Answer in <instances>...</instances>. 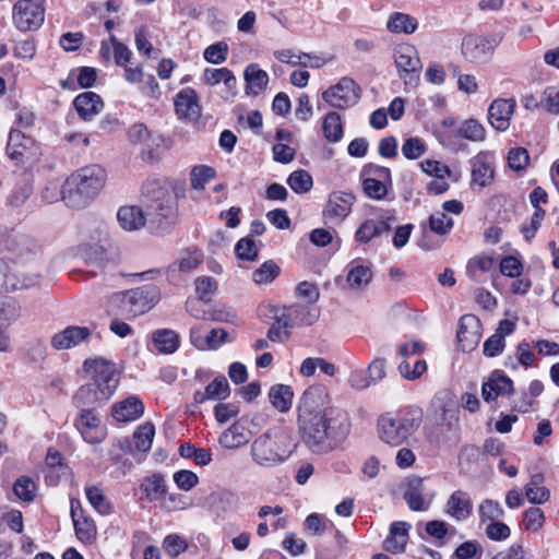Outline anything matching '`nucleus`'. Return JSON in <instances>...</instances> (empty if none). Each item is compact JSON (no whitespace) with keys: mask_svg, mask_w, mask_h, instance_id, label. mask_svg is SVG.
<instances>
[{"mask_svg":"<svg viewBox=\"0 0 559 559\" xmlns=\"http://www.w3.org/2000/svg\"><path fill=\"white\" fill-rule=\"evenodd\" d=\"M545 477L542 473H535L524 486L525 497L532 504H544L550 498V491L543 486Z\"/></svg>","mask_w":559,"mask_h":559,"instance_id":"nucleus-34","label":"nucleus"},{"mask_svg":"<svg viewBox=\"0 0 559 559\" xmlns=\"http://www.w3.org/2000/svg\"><path fill=\"white\" fill-rule=\"evenodd\" d=\"M85 493L88 502L100 514H109L111 512V504L107 501L99 487L91 486L85 488Z\"/></svg>","mask_w":559,"mask_h":559,"instance_id":"nucleus-48","label":"nucleus"},{"mask_svg":"<svg viewBox=\"0 0 559 559\" xmlns=\"http://www.w3.org/2000/svg\"><path fill=\"white\" fill-rule=\"evenodd\" d=\"M360 97V88L356 82L348 78H342L335 85L323 92L322 98L332 107L345 109L357 104Z\"/></svg>","mask_w":559,"mask_h":559,"instance_id":"nucleus-12","label":"nucleus"},{"mask_svg":"<svg viewBox=\"0 0 559 559\" xmlns=\"http://www.w3.org/2000/svg\"><path fill=\"white\" fill-rule=\"evenodd\" d=\"M403 498L412 511H426L429 502L424 498V479L418 476L407 478Z\"/></svg>","mask_w":559,"mask_h":559,"instance_id":"nucleus-23","label":"nucleus"},{"mask_svg":"<svg viewBox=\"0 0 559 559\" xmlns=\"http://www.w3.org/2000/svg\"><path fill=\"white\" fill-rule=\"evenodd\" d=\"M511 393H513V382L500 370L492 371L481 386V395L486 402H492L500 395Z\"/></svg>","mask_w":559,"mask_h":559,"instance_id":"nucleus-19","label":"nucleus"},{"mask_svg":"<svg viewBox=\"0 0 559 559\" xmlns=\"http://www.w3.org/2000/svg\"><path fill=\"white\" fill-rule=\"evenodd\" d=\"M44 20V0H19L12 8L13 24L21 32L38 29Z\"/></svg>","mask_w":559,"mask_h":559,"instance_id":"nucleus-8","label":"nucleus"},{"mask_svg":"<svg viewBox=\"0 0 559 559\" xmlns=\"http://www.w3.org/2000/svg\"><path fill=\"white\" fill-rule=\"evenodd\" d=\"M394 61L399 75L404 83L416 85L421 69V62L416 48L412 45H400L394 50Z\"/></svg>","mask_w":559,"mask_h":559,"instance_id":"nucleus-13","label":"nucleus"},{"mask_svg":"<svg viewBox=\"0 0 559 559\" xmlns=\"http://www.w3.org/2000/svg\"><path fill=\"white\" fill-rule=\"evenodd\" d=\"M294 448L287 435L267 430L252 442L250 454L257 465L269 468L286 462Z\"/></svg>","mask_w":559,"mask_h":559,"instance_id":"nucleus-3","label":"nucleus"},{"mask_svg":"<svg viewBox=\"0 0 559 559\" xmlns=\"http://www.w3.org/2000/svg\"><path fill=\"white\" fill-rule=\"evenodd\" d=\"M386 27L392 33L413 34L417 28V21L408 14L395 12L390 16Z\"/></svg>","mask_w":559,"mask_h":559,"instance_id":"nucleus-41","label":"nucleus"},{"mask_svg":"<svg viewBox=\"0 0 559 559\" xmlns=\"http://www.w3.org/2000/svg\"><path fill=\"white\" fill-rule=\"evenodd\" d=\"M203 262V253L197 248L186 249L178 260L174 263L182 273H189L197 269Z\"/></svg>","mask_w":559,"mask_h":559,"instance_id":"nucleus-44","label":"nucleus"},{"mask_svg":"<svg viewBox=\"0 0 559 559\" xmlns=\"http://www.w3.org/2000/svg\"><path fill=\"white\" fill-rule=\"evenodd\" d=\"M38 273H28L15 262L0 259V293L31 288L39 283Z\"/></svg>","mask_w":559,"mask_h":559,"instance_id":"nucleus-10","label":"nucleus"},{"mask_svg":"<svg viewBox=\"0 0 559 559\" xmlns=\"http://www.w3.org/2000/svg\"><path fill=\"white\" fill-rule=\"evenodd\" d=\"M535 360V354L533 353L527 342H521L516 346V359L512 356H508L504 360V366L509 369L516 370L519 366L528 368Z\"/></svg>","mask_w":559,"mask_h":559,"instance_id":"nucleus-39","label":"nucleus"},{"mask_svg":"<svg viewBox=\"0 0 559 559\" xmlns=\"http://www.w3.org/2000/svg\"><path fill=\"white\" fill-rule=\"evenodd\" d=\"M323 134L329 142L336 143L343 138V126L341 116L331 111L328 112L323 120Z\"/></svg>","mask_w":559,"mask_h":559,"instance_id":"nucleus-42","label":"nucleus"},{"mask_svg":"<svg viewBox=\"0 0 559 559\" xmlns=\"http://www.w3.org/2000/svg\"><path fill=\"white\" fill-rule=\"evenodd\" d=\"M73 106L78 111L81 119L88 121L98 115L103 108L104 103L99 95L94 92H84L79 94L74 100Z\"/></svg>","mask_w":559,"mask_h":559,"instance_id":"nucleus-24","label":"nucleus"},{"mask_svg":"<svg viewBox=\"0 0 559 559\" xmlns=\"http://www.w3.org/2000/svg\"><path fill=\"white\" fill-rule=\"evenodd\" d=\"M235 253L241 260L254 261L258 258V249L253 239L241 238L235 246Z\"/></svg>","mask_w":559,"mask_h":559,"instance_id":"nucleus-57","label":"nucleus"},{"mask_svg":"<svg viewBox=\"0 0 559 559\" xmlns=\"http://www.w3.org/2000/svg\"><path fill=\"white\" fill-rule=\"evenodd\" d=\"M147 210L148 215L154 216L166 229L174 223L176 216V198L173 192L164 187L155 186L147 190Z\"/></svg>","mask_w":559,"mask_h":559,"instance_id":"nucleus-7","label":"nucleus"},{"mask_svg":"<svg viewBox=\"0 0 559 559\" xmlns=\"http://www.w3.org/2000/svg\"><path fill=\"white\" fill-rule=\"evenodd\" d=\"M280 274V267L274 261L264 262L252 273V280L257 284L271 283Z\"/></svg>","mask_w":559,"mask_h":559,"instance_id":"nucleus-52","label":"nucleus"},{"mask_svg":"<svg viewBox=\"0 0 559 559\" xmlns=\"http://www.w3.org/2000/svg\"><path fill=\"white\" fill-rule=\"evenodd\" d=\"M545 523L544 511L537 507H531L523 512V524L526 531L536 533Z\"/></svg>","mask_w":559,"mask_h":559,"instance_id":"nucleus-51","label":"nucleus"},{"mask_svg":"<svg viewBox=\"0 0 559 559\" xmlns=\"http://www.w3.org/2000/svg\"><path fill=\"white\" fill-rule=\"evenodd\" d=\"M424 412L418 406H408L400 414L386 413L378 419L380 439L392 445L403 444L421 425Z\"/></svg>","mask_w":559,"mask_h":559,"instance_id":"nucleus-2","label":"nucleus"},{"mask_svg":"<svg viewBox=\"0 0 559 559\" xmlns=\"http://www.w3.org/2000/svg\"><path fill=\"white\" fill-rule=\"evenodd\" d=\"M79 508L80 502L78 500H71V518L74 524L75 535L81 542L90 544L95 539L96 528L92 521L87 520L82 514L79 515Z\"/></svg>","mask_w":559,"mask_h":559,"instance_id":"nucleus-32","label":"nucleus"},{"mask_svg":"<svg viewBox=\"0 0 559 559\" xmlns=\"http://www.w3.org/2000/svg\"><path fill=\"white\" fill-rule=\"evenodd\" d=\"M74 426L87 443L97 444L105 439V429L100 426V418L94 409H81Z\"/></svg>","mask_w":559,"mask_h":559,"instance_id":"nucleus-15","label":"nucleus"},{"mask_svg":"<svg viewBox=\"0 0 559 559\" xmlns=\"http://www.w3.org/2000/svg\"><path fill=\"white\" fill-rule=\"evenodd\" d=\"M328 401L325 386L311 385L304 392L298 406L302 441L314 454L332 452L350 430L347 413L336 407H324Z\"/></svg>","mask_w":559,"mask_h":559,"instance_id":"nucleus-1","label":"nucleus"},{"mask_svg":"<svg viewBox=\"0 0 559 559\" xmlns=\"http://www.w3.org/2000/svg\"><path fill=\"white\" fill-rule=\"evenodd\" d=\"M287 183L294 192L300 194L308 192L312 188L313 181L308 171L298 169L288 176Z\"/></svg>","mask_w":559,"mask_h":559,"instance_id":"nucleus-46","label":"nucleus"},{"mask_svg":"<svg viewBox=\"0 0 559 559\" xmlns=\"http://www.w3.org/2000/svg\"><path fill=\"white\" fill-rule=\"evenodd\" d=\"M389 183L378 181L376 179H364L362 188L365 193L374 200H382L388 193Z\"/></svg>","mask_w":559,"mask_h":559,"instance_id":"nucleus-60","label":"nucleus"},{"mask_svg":"<svg viewBox=\"0 0 559 559\" xmlns=\"http://www.w3.org/2000/svg\"><path fill=\"white\" fill-rule=\"evenodd\" d=\"M143 413L144 405L138 396H129L112 406V416L120 423L136 420Z\"/></svg>","mask_w":559,"mask_h":559,"instance_id":"nucleus-27","label":"nucleus"},{"mask_svg":"<svg viewBox=\"0 0 559 559\" xmlns=\"http://www.w3.org/2000/svg\"><path fill=\"white\" fill-rule=\"evenodd\" d=\"M174 481L181 490L189 491L199 483V477L195 473L181 469L174 474Z\"/></svg>","mask_w":559,"mask_h":559,"instance_id":"nucleus-62","label":"nucleus"},{"mask_svg":"<svg viewBox=\"0 0 559 559\" xmlns=\"http://www.w3.org/2000/svg\"><path fill=\"white\" fill-rule=\"evenodd\" d=\"M453 219L443 212H437L429 217V228L438 235H447L453 227Z\"/></svg>","mask_w":559,"mask_h":559,"instance_id":"nucleus-54","label":"nucleus"},{"mask_svg":"<svg viewBox=\"0 0 559 559\" xmlns=\"http://www.w3.org/2000/svg\"><path fill=\"white\" fill-rule=\"evenodd\" d=\"M217 289V282L210 276L195 280V292L201 300H207Z\"/></svg>","mask_w":559,"mask_h":559,"instance_id":"nucleus-61","label":"nucleus"},{"mask_svg":"<svg viewBox=\"0 0 559 559\" xmlns=\"http://www.w3.org/2000/svg\"><path fill=\"white\" fill-rule=\"evenodd\" d=\"M411 524L407 522H393L390 525V534L384 539L383 547L392 554H400L405 550Z\"/></svg>","mask_w":559,"mask_h":559,"instance_id":"nucleus-30","label":"nucleus"},{"mask_svg":"<svg viewBox=\"0 0 559 559\" xmlns=\"http://www.w3.org/2000/svg\"><path fill=\"white\" fill-rule=\"evenodd\" d=\"M515 100L510 99H495L488 109V121L491 127L498 131H504L509 128L511 116L514 112Z\"/></svg>","mask_w":559,"mask_h":559,"instance_id":"nucleus-18","label":"nucleus"},{"mask_svg":"<svg viewBox=\"0 0 559 559\" xmlns=\"http://www.w3.org/2000/svg\"><path fill=\"white\" fill-rule=\"evenodd\" d=\"M478 516L481 524L500 520L504 511L500 503L492 499H485L478 506Z\"/></svg>","mask_w":559,"mask_h":559,"instance_id":"nucleus-43","label":"nucleus"},{"mask_svg":"<svg viewBox=\"0 0 559 559\" xmlns=\"http://www.w3.org/2000/svg\"><path fill=\"white\" fill-rule=\"evenodd\" d=\"M472 182L480 188L489 185L493 179L495 167L488 153H479L472 160Z\"/></svg>","mask_w":559,"mask_h":559,"instance_id":"nucleus-22","label":"nucleus"},{"mask_svg":"<svg viewBox=\"0 0 559 559\" xmlns=\"http://www.w3.org/2000/svg\"><path fill=\"white\" fill-rule=\"evenodd\" d=\"M105 178L106 173L98 165L81 168L66 180L62 189L63 199H71L76 195L80 198L76 205H84L98 194L104 186Z\"/></svg>","mask_w":559,"mask_h":559,"instance_id":"nucleus-4","label":"nucleus"},{"mask_svg":"<svg viewBox=\"0 0 559 559\" xmlns=\"http://www.w3.org/2000/svg\"><path fill=\"white\" fill-rule=\"evenodd\" d=\"M153 343L159 353L173 354L179 347V337L173 330L160 329L153 333Z\"/></svg>","mask_w":559,"mask_h":559,"instance_id":"nucleus-37","label":"nucleus"},{"mask_svg":"<svg viewBox=\"0 0 559 559\" xmlns=\"http://www.w3.org/2000/svg\"><path fill=\"white\" fill-rule=\"evenodd\" d=\"M14 495L25 502H32L36 497V485L28 476L19 477L13 485Z\"/></svg>","mask_w":559,"mask_h":559,"instance_id":"nucleus-45","label":"nucleus"},{"mask_svg":"<svg viewBox=\"0 0 559 559\" xmlns=\"http://www.w3.org/2000/svg\"><path fill=\"white\" fill-rule=\"evenodd\" d=\"M355 200L352 192H332L323 210V217L329 222L341 223L352 212Z\"/></svg>","mask_w":559,"mask_h":559,"instance_id":"nucleus-16","label":"nucleus"},{"mask_svg":"<svg viewBox=\"0 0 559 559\" xmlns=\"http://www.w3.org/2000/svg\"><path fill=\"white\" fill-rule=\"evenodd\" d=\"M394 221L393 216H388L380 219H366L356 230L355 240L360 243H368L373 238L388 233L391 229V222Z\"/></svg>","mask_w":559,"mask_h":559,"instance_id":"nucleus-25","label":"nucleus"},{"mask_svg":"<svg viewBox=\"0 0 559 559\" xmlns=\"http://www.w3.org/2000/svg\"><path fill=\"white\" fill-rule=\"evenodd\" d=\"M457 342L463 352L474 350L481 338V322L475 314H464L459 322Z\"/></svg>","mask_w":559,"mask_h":559,"instance_id":"nucleus-14","label":"nucleus"},{"mask_svg":"<svg viewBox=\"0 0 559 559\" xmlns=\"http://www.w3.org/2000/svg\"><path fill=\"white\" fill-rule=\"evenodd\" d=\"M216 171L213 167L199 165L192 168L190 181L193 189H203L205 183L214 179Z\"/></svg>","mask_w":559,"mask_h":559,"instance_id":"nucleus-49","label":"nucleus"},{"mask_svg":"<svg viewBox=\"0 0 559 559\" xmlns=\"http://www.w3.org/2000/svg\"><path fill=\"white\" fill-rule=\"evenodd\" d=\"M243 78L246 81V93L248 95L255 96L260 94L269 84V74L257 63H250L246 67Z\"/></svg>","mask_w":559,"mask_h":559,"instance_id":"nucleus-31","label":"nucleus"},{"mask_svg":"<svg viewBox=\"0 0 559 559\" xmlns=\"http://www.w3.org/2000/svg\"><path fill=\"white\" fill-rule=\"evenodd\" d=\"M251 432L241 420L234 423L218 438L219 444L225 449H237L250 441Z\"/></svg>","mask_w":559,"mask_h":559,"instance_id":"nucleus-29","label":"nucleus"},{"mask_svg":"<svg viewBox=\"0 0 559 559\" xmlns=\"http://www.w3.org/2000/svg\"><path fill=\"white\" fill-rule=\"evenodd\" d=\"M293 395L292 388L286 384H275L269 392L271 404L282 413L289 411L292 407Z\"/></svg>","mask_w":559,"mask_h":559,"instance_id":"nucleus-38","label":"nucleus"},{"mask_svg":"<svg viewBox=\"0 0 559 559\" xmlns=\"http://www.w3.org/2000/svg\"><path fill=\"white\" fill-rule=\"evenodd\" d=\"M498 37H485L475 34H468L463 38L461 50L464 59L474 64H485L493 56L496 47L499 45Z\"/></svg>","mask_w":559,"mask_h":559,"instance_id":"nucleus-11","label":"nucleus"},{"mask_svg":"<svg viewBox=\"0 0 559 559\" xmlns=\"http://www.w3.org/2000/svg\"><path fill=\"white\" fill-rule=\"evenodd\" d=\"M154 435L155 428L152 424L141 425L133 435L135 448L139 451L147 452L152 447Z\"/></svg>","mask_w":559,"mask_h":559,"instance_id":"nucleus-47","label":"nucleus"},{"mask_svg":"<svg viewBox=\"0 0 559 559\" xmlns=\"http://www.w3.org/2000/svg\"><path fill=\"white\" fill-rule=\"evenodd\" d=\"M506 347V340L500 336V333H493L484 343L483 353L486 357H496L500 355Z\"/></svg>","mask_w":559,"mask_h":559,"instance_id":"nucleus-63","label":"nucleus"},{"mask_svg":"<svg viewBox=\"0 0 559 559\" xmlns=\"http://www.w3.org/2000/svg\"><path fill=\"white\" fill-rule=\"evenodd\" d=\"M141 490L148 500L156 501L163 499L167 491L164 476L155 473L145 477L141 484Z\"/></svg>","mask_w":559,"mask_h":559,"instance_id":"nucleus-36","label":"nucleus"},{"mask_svg":"<svg viewBox=\"0 0 559 559\" xmlns=\"http://www.w3.org/2000/svg\"><path fill=\"white\" fill-rule=\"evenodd\" d=\"M539 105L547 112L559 115V90L555 86L545 88L540 96Z\"/></svg>","mask_w":559,"mask_h":559,"instance_id":"nucleus-53","label":"nucleus"},{"mask_svg":"<svg viewBox=\"0 0 559 559\" xmlns=\"http://www.w3.org/2000/svg\"><path fill=\"white\" fill-rule=\"evenodd\" d=\"M175 109L179 118L195 120L201 115L198 94L191 87L181 90L175 97Z\"/></svg>","mask_w":559,"mask_h":559,"instance_id":"nucleus-21","label":"nucleus"},{"mask_svg":"<svg viewBox=\"0 0 559 559\" xmlns=\"http://www.w3.org/2000/svg\"><path fill=\"white\" fill-rule=\"evenodd\" d=\"M99 384L90 381L82 385L73 396L74 404L81 409H95L106 403L112 395L100 393Z\"/></svg>","mask_w":559,"mask_h":559,"instance_id":"nucleus-20","label":"nucleus"},{"mask_svg":"<svg viewBox=\"0 0 559 559\" xmlns=\"http://www.w3.org/2000/svg\"><path fill=\"white\" fill-rule=\"evenodd\" d=\"M530 163V155L526 148L515 147L509 151L508 165L514 171H521Z\"/></svg>","mask_w":559,"mask_h":559,"instance_id":"nucleus-58","label":"nucleus"},{"mask_svg":"<svg viewBox=\"0 0 559 559\" xmlns=\"http://www.w3.org/2000/svg\"><path fill=\"white\" fill-rule=\"evenodd\" d=\"M485 535L490 540L503 542L510 537L511 530L506 523L497 520L487 524Z\"/></svg>","mask_w":559,"mask_h":559,"instance_id":"nucleus-56","label":"nucleus"},{"mask_svg":"<svg viewBox=\"0 0 559 559\" xmlns=\"http://www.w3.org/2000/svg\"><path fill=\"white\" fill-rule=\"evenodd\" d=\"M455 135L473 142H483L486 139V131L480 122L471 118L457 127Z\"/></svg>","mask_w":559,"mask_h":559,"instance_id":"nucleus-40","label":"nucleus"},{"mask_svg":"<svg viewBox=\"0 0 559 559\" xmlns=\"http://www.w3.org/2000/svg\"><path fill=\"white\" fill-rule=\"evenodd\" d=\"M228 45L225 41H218L209 46L204 50V59L213 64L223 63L227 59Z\"/></svg>","mask_w":559,"mask_h":559,"instance_id":"nucleus-55","label":"nucleus"},{"mask_svg":"<svg viewBox=\"0 0 559 559\" xmlns=\"http://www.w3.org/2000/svg\"><path fill=\"white\" fill-rule=\"evenodd\" d=\"M121 309L120 314L136 317L148 311L158 299V290L154 285L136 287L116 297Z\"/></svg>","mask_w":559,"mask_h":559,"instance_id":"nucleus-6","label":"nucleus"},{"mask_svg":"<svg viewBox=\"0 0 559 559\" xmlns=\"http://www.w3.org/2000/svg\"><path fill=\"white\" fill-rule=\"evenodd\" d=\"M348 267L346 280L350 288L360 289L372 280V271L369 265L353 261Z\"/></svg>","mask_w":559,"mask_h":559,"instance_id":"nucleus-35","label":"nucleus"},{"mask_svg":"<svg viewBox=\"0 0 559 559\" xmlns=\"http://www.w3.org/2000/svg\"><path fill=\"white\" fill-rule=\"evenodd\" d=\"M270 318L284 328L312 325L319 319V309L313 305L267 306Z\"/></svg>","mask_w":559,"mask_h":559,"instance_id":"nucleus-5","label":"nucleus"},{"mask_svg":"<svg viewBox=\"0 0 559 559\" xmlns=\"http://www.w3.org/2000/svg\"><path fill=\"white\" fill-rule=\"evenodd\" d=\"M83 368L91 383L99 384L100 393L114 394L119 384V376L115 365L104 358L86 359Z\"/></svg>","mask_w":559,"mask_h":559,"instance_id":"nucleus-9","label":"nucleus"},{"mask_svg":"<svg viewBox=\"0 0 559 559\" xmlns=\"http://www.w3.org/2000/svg\"><path fill=\"white\" fill-rule=\"evenodd\" d=\"M206 396L210 400H226L230 395V388L224 376L216 377L206 385Z\"/></svg>","mask_w":559,"mask_h":559,"instance_id":"nucleus-50","label":"nucleus"},{"mask_svg":"<svg viewBox=\"0 0 559 559\" xmlns=\"http://www.w3.org/2000/svg\"><path fill=\"white\" fill-rule=\"evenodd\" d=\"M34 145L33 139L17 129H12L7 144V154L12 160L23 162Z\"/></svg>","mask_w":559,"mask_h":559,"instance_id":"nucleus-28","label":"nucleus"},{"mask_svg":"<svg viewBox=\"0 0 559 559\" xmlns=\"http://www.w3.org/2000/svg\"><path fill=\"white\" fill-rule=\"evenodd\" d=\"M425 153V145L418 138H409L402 145V154L407 159H417Z\"/></svg>","mask_w":559,"mask_h":559,"instance_id":"nucleus-64","label":"nucleus"},{"mask_svg":"<svg viewBox=\"0 0 559 559\" xmlns=\"http://www.w3.org/2000/svg\"><path fill=\"white\" fill-rule=\"evenodd\" d=\"M163 548L170 557H177L188 548L187 540L179 535L169 534L164 538Z\"/></svg>","mask_w":559,"mask_h":559,"instance_id":"nucleus-59","label":"nucleus"},{"mask_svg":"<svg viewBox=\"0 0 559 559\" xmlns=\"http://www.w3.org/2000/svg\"><path fill=\"white\" fill-rule=\"evenodd\" d=\"M473 506L467 492L455 490L445 503V512L456 520L463 522L472 514Z\"/></svg>","mask_w":559,"mask_h":559,"instance_id":"nucleus-26","label":"nucleus"},{"mask_svg":"<svg viewBox=\"0 0 559 559\" xmlns=\"http://www.w3.org/2000/svg\"><path fill=\"white\" fill-rule=\"evenodd\" d=\"M117 219L120 227L127 231L139 230L144 227L146 222L143 211L134 205L120 207Z\"/></svg>","mask_w":559,"mask_h":559,"instance_id":"nucleus-33","label":"nucleus"},{"mask_svg":"<svg viewBox=\"0 0 559 559\" xmlns=\"http://www.w3.org/2000/svg\"><path fill=\"white\" fill-rule=\"evenodd\" d=\"M92 331L87 326L69 325L51 337V346L56 350L71 349L82 343L88 342Z\"/></svg>","mask_w":559,"mask_h":559,"instance_id":"nucleus-17","label":"nucleus"}]
</instances>
